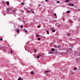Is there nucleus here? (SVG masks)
<instances>
[{"label": "nucleus", "mask_w": 80, "mask_h": 80, "mask_svg": "<svg viewBox=\"0 0 80 80\" xmlns=\"http://www.w3.org/2000/svg\"><path fill=\"white\" fill-rule=\"evenodd\" d=\"M37 58H40V56H37Z\"/></svg>", "instance_id": "dca6fc26"}, {"label": "nucleus", "mask_w": 80, "mask_h": 80, "mask_svg": "<svg viewBox=\"0 0 80 80\" xmlns=\"http://www.w3.org/2000/svg\"><path fill=\"white\" fill-rule=\"evenodd\" d=\"M68 5H69V6H72V7H73L74 5L73 4H72V3H69L68 4Z\"/></svg>", "instance_id": "f257e3e1"}, {"label": "nucleus", "mask_w": 80, "mask_h": 80, "mask_svg": "<svg viewBox=\"0 0 80 80\" xmlns=\"http://www.w3.org/2000/svg\"><path fill=\"white\" fill-rule=\"evenodd\" d=\"M44 73H45V74H46V75H48V73L47 72H44Z\"/></svg>", "instance_id": "5701e85b"}, {"label": "nucleus", "mask_w": 80, "mask_h": 80, "mask_svg": "<svg viewBox=\"0 0 80 80\" xmlns=\"http://www.w3.org/2000/svg\"><path fill=\"white\" fill-rule=\"evenodd\" d=\"M38 28H40V26H38Z\"/></svg>", "instance_id": "aec40b11"}, {"label": "nucleus", "mask_w": 80, "mask_h": 80, "mask_svg": "<svg viewBox=\"0 0 80 80\" xmlns=\"http://www.w3.org/2000/svg\"><path fill=\"white\" fill-rule=\"evenodd\" d=\"M46 32H47V34H49V32H48V30H47L46 31Z\"/></svg>", "instance_id": "ddd939ff"}, {"label": "nucleus", "mask_w": 80, "mask_h": 80, "mask_svg": "<svg viewBox=\"0 0 80 80\" xmlns=\"http://www.w3.org/2000/svg\"><path fill=\"white\" fill-rule=\"evenodd\" d=\"M67 35H68V36H70V33H68V34H67Z\"/></svg>", "instance_id": "4468645a"}, {"label": "nucleus", "mask_w": 80, "mask_h": 80, "mask_svg": "<svg viewBox=\"0 0 80 80\" xmlns=\"http://www.w3.org/2000/svg\"><path fill=\"white\" fill-rule=\"evenodd\" d=\"M62 47V46H61V45H59V46L58 47V48H60V47Z\"/></svg>", "instance_id": "423d86ee"}, {"label": "nucleus", "mask_w": 80, "mask_h": 80, "mask_svg": "<svg viewBox=\"0 0 80 80\" xmlns=\"http://www.w3.org/2000/svg\"><path fill=\"white\" fill-rule=\"evenodd\" d=\"M77 67H75L74 68V70H76V69H77Z\"/></svg>", "instance_id": "6ab92c4d"}, {"label": "nucleus", "mask_w": 80, "mask_h": 80, "mask_svg": "<svg viewBox=\"0 0 80 80\" xmlns=\"http://www.w3.org/2000/svg\"><path fill=\"white\" fill-rule=\"evenodd\" d=\"M21 28H22V27H23V25H21Z\"/></svg>", "instance_id": "2f4dec72"}, {"label": "nucleus", "mask_w": 80, "mask_h": 80, "mask_svg": "<svg viewBox=\"0 0 80 80\" xmlns=\"http://www.w3.org/2000/svg\"><path fill=\"white\" fill-rule=\"evenodd\" d=\"M68 51L69 52H70V51H72V49L69 48Z\"/></svg>", "instance_id": "6e6552de"}, {"label": "nucleus", "mask_w": 80, "mask_h": 80, "mask_svg": "<svg viewBox=\"0 0 80 80\" xmlns=\"http://www.w3.org/2000/svg\"><path fill=\"white\" fill-rule=\"evenodd\" d=\"M32 12L33 13H34V11H32Z\"/></svg>", "instance_id": "c9c22d12"}, {"label": "nucleus", "mask_w": 80, "mask_h": 80, "mask_svg": "<svg viewBox=\"0 0 80 80\" xmlns=\"http://www.w3.org/2000/svg\"><path fill=\"white\" fill-rule=\"evenodd\" d=\"M2 40H3V38H1L0 40V41H1Z\"/></svg>", "instance_id": "4be33fe9"}, {"label": "nucleus", "mask_w": 80, "mask_h": 80, "mask_svg": "<svg viewBox=\"0 0 80 80\" xmlns=\"http://www.w3.org/2000/svg\"><path fill=\"white\" fill-rule=\"evenodd\" d=\"M46 2H48V0H45Z\"/></svg>", "instance_id": "7c9ffc66"}, {"label": "nucleus", "mask_w": 80, "mask_h": 80, "mask_svg": "<svg viewBox=\"0 0 80 80\" xmlns=\"http://www.w3.org/2000/svg\"><path fill=\"white\" fill-rule=\"evenodd\" d=\"M34 51H36V49H35Z\"/></svg>", "instance_id": "a19ab883"}, {"label": "nucleus", "mask_w": 80, "mask_h": 80, "mask_svg": "<svg viewBox=\"0 0 80 80\" xmlns=\"http://www.w3.org/2000/svg\"><path fill=\"white\" fill-rule=\"evenodd\" d=\"M17 32H18V33H19V30H17Z\"/></svg>", "instance_id": "393cba45"}, {"label": "nucleus", "mask_w": 80, "mask_h": 80, "mask_svg": "<svg viewBox=\"0 0 80 80\" xmlns=\"http://www.w3.org/2000/svg\"><path fill=\"white\" fill-rule=\"evenodd\" d=\"M54 16H55H55H56L57 15V14H56V13H54Z\"/></svg>", "instance_id": "a211bd4d"}, {"label": "nucleus", "mask_w": 80, "mask_h": 80, "mask_svg": "<svg viewBox=\"0 0 80 80\" xmlns=\"http://www.w3.org/2000/svg\"><path fill=\"white\" fill-rule=\"evenodd\" d=\"M27 12H28V13H29L30 12V11H28L27 10Z\"/></svg>", "instance_id": "c756f323"}, {"label": "nucleus", "mask_w": 80, "mask_h": 80, "mask_svg": "<svg viewBox=\"0 0 80 80\" xmlns=\"http://www.w3.org/2000/svg\"><path fill=\"white\" fill-rule=\"evenodd\" d=\"M37 37H39V35H37Z\"/></svg>", "instance_id": "a878e982"}, {"label": "nucleus", "mask_w": 80, "mask_h": 80, "mask_svg": "<svg viewBox=\"0 0 80 80\" xmlns=\"http://www.w3.org/2000/svg\"><path fill=\"white\" fill-rule=\"evenodd\" d=\"M12 53V51L11 50V53Z\"/></svg>", "instance_id": "c85d7f7f"}, {"label": "nucleus", "mask_w": 80, "mask_h": 80, "mask_svg": "<svg viewBox=\"0 0 80 80\" xmlns=\"http://www.w3.org/2000/svg\"><path fill=\"white\" fill-rule=\"evenodd\" d=\"M56 26H57V25H56Z\"/></svg>", "instance_id": "c03bdc74"}, {"label": "nucleus", "mask_w": 80, "mask_h": 80, "mask_svg": "<svg viewBox=\"0 0 80 80\" xmlns=\"http://www.w3.org/2000/svg\"><path fill=\"white\" fill-rule=\"evenodd\" d=\"M39 6H40V5H39Z\"/></svg>", "instance_id": "79ce46f5"}, {"label": "nucleus", "mask_w": 80, "mask_h": 80, "mask_svg": "<svg viewBox=\"0 0 80 80\" xmlns=\"http://www.w3.org/2000/svg\"><path fill=\"white\" fill-rule=\"evenodd\" d=\"M7 5H9L10 4V3H9V2H8V1L7 2Z\"/></svg>", "instance_id": "0eeeda50"}, {"label": "nucleus", "mask_w": 80, "mask_h": 80, "mask_svg": "<svg viewBox=\"0 0 80 80\" xmlns=\"http://www.w3.org/2000/svg\"><path fill=\"white\" fill-rule=\"evenodd\" d=\"M21 5H24V4H25V3L23 2H21Z\"/></svg>", "instance_id": "9d476101"}, {"label": "nucleus", "mask_w": 80, "mask_h": 80, "mask_svg": "<svg viewBox=\"0 0 80 80\" xmlns=\"http://www.w3.org/2000/svg\"><path fill=\"white\" fill-rule=\"evenodd\" d=\"M10 10H11V8H8L7 9V11H10Z\"/></svg>", "instance_id": "39448f33"}, {"label": "nucleus", "mask_w": 80, "mask_h": 80, "mask_svg": "<svg viewBox=\"0 0 80 80\" xmlns=\"http://www.w3.org/2000/svg\"><path fill=\"white\" fill-rule=\"evenodd\" d=\"M39 57H42V55H39Z\"/></svg>", "instance_id": "bb28decb"}, {"label": "nucleus", "mask_w": 80, "mask_h": 80, "mask_svg": "<svg viewBox=\"0 0 80 80\" xmlns=\"http://www.w3.org/2000/svg\"><path fill=\"white\" fill-rule=\"evenodd\" d=\"M38 40H40L41 39H40V38H38Z\"/></svg>", "instance_id": "412c9836"}, {"label": "nucleus", "mask_w": 80, "mask_h": 80, "mask_svg": "<svg viewBox=\"0 0 80 80\" xmlns=\"http://www.w3.org/2000/svg\"><path fill=\"white\" fill-rule=\"evenodd\" d=\"M52 32H55V30L54 29H52Z\"/></svg>", "instance_id": "9b49d317"}, {"label": "nucleus", "mask_w": 80, "mask_h": 80, "mask_svg": "<svg viewBox=\"0 0 80 80\" xmlns=\"http://www.w3.org/2000/svg\"><path fill=\"white\" fill-rule=\"evenodd\" d=\"M51 51L53 52V51H55V49L54 48H52L51 49Z\"/></svg>", "instance_id": "7ed1b4c3"}, {"label": "nucleus", "mask_w": 80, "mask_h": 80, "mask_svg": "<svg viewBox=\"0 0 80 80\" xmlns=\"http://www.w3.org/2000/svg\"><path fill=\"white\" fill-rule=\"evenodd\" d=\"M18 80H23V79H22L21 78H18Z\"/></svg>", "instance_id": "20e7f679"}, {"label": "nucleus", "mask_w": 80, "mask_h": 80, "mask_svg": "<svg viewBox=\"0 0 80 80\" xmlns=\"http://www.w3.org/2000/svg\"><path fill=\"white\" fill-rule=\"evenodd\" d=\"M59 2H59V1H58V2H57V3H59Z\"/></svg>", "instance_id": "cd10ccee"}, {"label": "nucleus", "mask_w": 80, "mask_h": 80, "mask_svg": "<svg viewBox=\"0 0 80 80\" xmlns=\"http://www.w3.org/2000/svg\"><path fill=\"white\" fill-rule=\"evenodd\" d=\"M72 74H73V72H72Z\"/></svg>", "instance_id": "ea45409f"}, {"label": "nucleus", "mask_w": 80, "mask_h": 80, "mask_svg": "<svg viewBox=\"0 0 80 80\" xmlns=\"http://www.w3.org/2000/svg\"><path fill=\"white\" fill-rule=\"evenodd\" d=\"M43 38H46V37L45 36H44Z\"/></svg>", "instance_id": "473e14b6"}, {"label": "nucleus", "mask_w": 80, "mask_h": 80, "mask_svg": "<svg viewBox=\"0 0 80 80\" xmlns=\"http://www.w3.org/2000/svg\"><path fill=\"white\" fill-rule=\"evenodd\" d=\"M65 2H69V0H67L65 1Z\"/></svg>", "instance_id": "2eb2a0df"}, {"label": "nucleus", "mask_w": 80, "mask_h": 80, "mask_svg": "<svg viewBox=\"0 0 80 80\" xmlns=\"http://www.w3.org/2000/svg\"><path fill=\"white\" fill-rule=\"evenodd\" d=\"M79 10H80V9H79Z\"/></svg>", "instance_id": "49530a36"}, {"label": "nucleus", "mask_w": 80, "mask_h": 80, "mask_svg": "<svg viewBox=\"0 0 80 80\" xmlns=\"http://www.w3.org/2000/svg\"><path fill=\"white\" fill-rule=\"evenodd\" d=\"M33 73H34V72H31V74L32 75H33Z\"/></svg>", "instance_id": "f3484780"}, {"label": "nucleus", "mask_w": 80, "mask_h": 80, "mask_svg": "<svg viewBox=\"0 0 80 80\" xmlns=\"http://www.w3.org/2000/svg\"><path fill=\"white\" fill-rule=\"evenodd\" d=\"M24 9H25V10H27V9H26V8H24Z\"/></svg>", "instance_id": "4c0bfd02"}, {"label": "nucleus", "mask_w": 80, "mask_h": 80, "mask_svg": "<svg viewBox=\"0 0 80 80\" xmlns=\"http://www.w3.org/2000/svg\"><path fill=\"white\" fill-rule=\"evenodd\" d=\"M67 13H70V12L69 11H67Z\"/></svg>", "instance_id": "f8f14e48"}, {"label": "nucleus", "mask_w": 80, "mask_h": 80, "mask_svg": "<svg viewBox=\"0 0 80 80\" xmlns=\"http://www.w3.org/2000/svg\"><path fill=\"white\" fill-rule=\"evenodd\" d=\"M60 42H62V40H59Z\"/></svg>", "instance_id": "72a5a7b5"}, {"label": "nucleus", "mask_w": 80, "mask_h": 80, "mask_svg": "<svg viewBox=\"0 0 80 80\" xmlns=\"http://www.w3.org/2000/svg\"><path fill=\"white\" fill-rule=\"evenodd\" d=\"M69 49H68V50ZM67 50L68 51V52H69V51H68V50Z\"/></svg>", "instance_id": "37998d69"}, {"label": "nucleus", "mask_w": 80, "mask_h": 80, "mask_svg": "<svg viewBox=\"0 0 80 80\" xmlns=\"http://www.w3.org/2000/svg\"><path fill=\"white\" fill-rule=\"evenodd\" d=\"M56 25H57V24H56Z\"/></svg>", "instance_id": "a18cd8bd"}, {"label": "nucleus", "mask_w": 80, "mask_h": 80, "mask_svg": "<svg viewBox=\"0 0 80 80\" xmlns=\"http://www.w3.org/2000/svg\"><path fill=\"white\" fill-rule=\"evenodd\" d=\"M52 53H53V52L52 51H49L48 52V54H51Z\"/></svg>", "instance_id": "f03ea898"}, {"label": "nucleus", "mask_w": 80, "mask_h": 80, "mask_svg": "<svg viewBox=\"0 0 80 80\" xmlns=\"http://www.w3.org/2000/svg\"><path fill=\"white\" fill-rule=\"evenodd\" d=\"M25 32H26V33H27V31H25Z\"/></svg>", "instance_id": "e433bc0d"}, {"label": "nucleus", "mask_w": 80, "mask_h": 80, "mask_svg": "<svg viewBox=\"0 0 80 80\" xmlns=\"http://www.w3.org/2000/svg\"><path fill=\"white\" fill-rule=\"evenodd\" d=\"M51 29H53V28H51Z\"/></svg>", "instance_id": "f704fd0d"}, {"label": "nucleus", "mask_w": 80, "mask_h": 80, "mask_svg": "<svg viewBox=\"0 0 80 80\" xmlns=\"http://www.w3.org/2000/svg\"><path fill=\"white\" fill-rule=\"evenodd\" d=\"M23 30H24V31H25V29H24Z\"/></svg>", "instance_id": "58836bf2"}, {"label": "nucleus", "mask_w": 80, "mask_h": 80, "mask_svg": "<svg viewBox=\"0 0 80 80\" xmlns=\"http://www.w3.org/2000/svg\"><path fill=\"white\" fill-rule=\"evenodd\" d=\"M73 45H74L72 44L71 46V47H73Z\"/></svg>", "instance_id": "b1692460"}, {"label": "nucleus", "mask_w": 80, "mask_h": 80, "mask_svg": "<svg viewBox=\"0 0 80 80\" xmlns=\"http://www.w3.org/2000/svg\"><path fill=\"white\" fill-rule=\"evenodd\" d=\"M44 72L46 73H48V72H49V71H45Z\"/></svg>", "instance_id": "1a4fd4ad"}]
</instances>
